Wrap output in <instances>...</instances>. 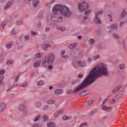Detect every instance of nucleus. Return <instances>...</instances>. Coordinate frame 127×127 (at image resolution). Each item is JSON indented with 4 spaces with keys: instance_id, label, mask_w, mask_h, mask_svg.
<instances>
[{
    "instance_id": "nucleus-1",
    "label": "nucleus",
    "mask_w": 127,
    "mask_h": 127,
    "mask_svg": "<svg viewBox=\"0 0 127 127\" xmlns=\"http://www.w3.org/2000/svg\"><path fill=\"white\" fill-rule=\"evenodd\" d=\"M102 76H106L107 77L109 76V69H108V67L105 65H103L100 67L95 66L90 71L89 75L86 77L83 82L75 89L73 91L72 89L67 90L66 92L67 95H70L72 92L73 94H76L79 91L83 90L86 87H88V86L94 83L96 79H98L99 77H102Z\"/></svg>"
},
{
    "instance_id": "nucleus-2",
    "label": "nucleus",
    "mask_w": 127,
    "mask_h": 127,
    "mask_svg": "<svg viewBox=\"0 0 127 127\" xmlns=\"http://www.w3.org/2000/svg\"><path fill=\"white\" fill-rule=\"evenodd\" d=\"M59 12L66 18H69L72 13L68 7L61 4H56L53 7L52 13L54 15H57Z\"/></svg>"
},
{
    "instance_id": "nucleus-3",
    "label": "nucleus",
    "mask_w": 127,
    "mask_h": 127,
    "mask_svg": "<svg viewBox=\"0 0 127 127\" xmlns=\"http://www.w3.org/2000/svg\"><path fill=\"white\" fill-rule=\"evenodd\" d=\"M55 60V56L53 54H47L42 61V65L48 64L52 65Z\"/></svg>"
},
{
    "instance_id": "nucleus-4",
    "label": "nucleus",
    "mask_w": 127,
    "mask_h": 127,
    "mask_svg": "<svg viewBox=\"0 0 127 127\" xmlns=\"http://www.w3.org/2000/svg\"><path fill=\"white\" fill-rule=\"evenodd\" d=\"M62 17H59L58 18L56 19V18L51 15H50L48 16V19H47V24L48 25H53L55 26L56 25V23L57 22H62Z\"/></svg>"
},
{
    "instance_id": "nucleus-5",
    "label": "nucleus",
    "mask_w": 127,
    "mask_h": 127,
    "mask_svg": "<svg viewBox=\"0 0 127 127\" xmlns=\"http://www.w3.org/2000/svg\"><path fill=\"white\" fill-rule=\"evenodd\" d=\"M78 7L80 11L83 12L86 10V9H87V8H89V6L88 5V3H87V2L83 1L82 3L78 4Z\"/></svg>"
},
{
    "instance_id": "nucleus-6",
    "label": "nucleus",
    "mask_w": 127,
    "mask_h": 127,
    "mask_svg": "<svg viewBox=\"0 0 127 127\" xmlns=\"http://www.w3.org/2000/svg\"><path fill=\"white\" fill-rule=\"evenodd\" d=\"M19 111L22 112L24 116H26V115H27V109H26V106L23 104L19 107Z\"/></svg>"
},
{
    "instance_id": "nucleus-7",
    "label": "nucleus",
    "mask_w": 127,
    "mask_h": 127,
    "mask_svg": "<svg viewBox=\"0 0 127 127\" xmlns=\"http://www.w3.org/2000/svg\"><path fill=\"white\" fill-rule=\"evenodd\" d=\"M89 94V92H88V90H85L83 91H82L79 93V97H85V96H87Z\"/></svg>"
},
{
    "instance_id": "nucleus-8",
    "label": "nucleus",
    "mask_w": 127,
    "mask_h": 127,
    "mask_svg": "<svg viewBox=\"0 0 127 127\" xmlns=\"http://www.w3.org/2000/svg\"><path fill=\"white\" fill-rule=\"evenodd\" d=\"M102 109L105 112H111L112 111V107H107L105 105L103 106Z\"/></svg>"
},
{
    "instance_id": "nucleus-9",
    "label": "nucleus",
    "mask_w": 127,
    "mask_h": 127,
    "mask_svg": "<svg viewBox=\"0 0 127 127\" xmlns=\"http://www.w3.org/2000/svg\"><path fill=\"white\" fill-rule=\"evenodd\" d=\"M56 29H57V30H59V31L64 32L65 31V30H66V27L64 26H57Z\"/></svg>"
},
{
    "instance_id": "nucleus-10",
    "label": "nucleus",
    "mask_w": 127,
    "mask_h": 127,
    "mask_svg": "<svg viewBox=\"0 0 127 127\" xmlns=\"http://www.w3.org/2000/svg\"><path fill=\"white\" fill-rule=\"evenodd\" d=\"M50 47H51V45L50 44H46L42 46L43 50H48Z\"/></svg>"
},
{
    "instance_id": "nucleus-11",
    "label": "nucleus",
    "mask_w": 127,
    "mask_h": 127,
    "mask_svg": "<svg viewBox=\"0 0 127 127\" xmlns=\"http://www.w3.org/2000/svg\"><path fill=\"white\" fill-rule=\"evenodd\" d=\"M40 2V0H33L32 5L34 7H36Z\"/></svg>"
},
{
    "instance_id": "nucleus-12",
    "label": "nucleus",
    "mask_w": 127,
    "mask_h": 127,
    "mask_svg": "<svg viewBox=\"0 0 127 127\" xmlns=\"http://www.w3.org/2000/svg\"><path fill=\"white\" fill-rule=\"evenodd\" d=\"M62 114H63V110H59V111L56 112L54 114V117L55 118H58V117Z\"/></svg>"
},
{
    "instance_id": "nucleus-13",
    "label": "nucleus",
    "mask_w": 127,
    "mask_h": 127,
    "mask_svg": "<svg viewBox=\"0 0 127 127\" xmlns=\"http://www.w3.org/2000/svg\"><path fill=\"white\" fill-rule=\"evenodd\" d=\"M94 20L96 24H101L102 23V20L99 17H94Z\"/></svg>"
},
{
    "instance_id": "nucleus-14",
    "label": "nucleus",
    "mask_w": 127,
    "mask_h": 127,
    "mask_svg": "<svg viewBox=\"0 0 127 127\" xmlns=\"http://www.w3.org/2000/svg\"><path fill=\"white\" fill-rule=\"evenodd\" d=\"M54 93H55V94H56V95H61V94H62L63 93V90L58 89L56 90L55 91Z\"/></svg>"
},
{
    "instance_id": "nucleus-15",
    "label": "nucleus",
    "mask_w": 127,
    "mask_h": 127,
    "mask_svg": "<svg viewBox=\"0 0 127 127\" xmlns=\"http://www.w3.org/2000/svg\"><path fill=\"white\" fill-rule=\"evenodd\" d=\"M12 4V2L11 1H8L7 4L5 5V6L4 7V9L5 10L6 9H8V8H9V6Z\"/></svg>"
},
{
    "instance_id": "nucleus-16",
    "label": "nucleus",
    "mask_w": 127,
    "mask_h": 127,
    "mask_svg": "<svg viewBox=\"0 0 127 127\" xmlns=\"http://www.w3.org/2000/svg\"><path fill=\"white\" fill-rule=\"evenodd\" d=\"M110 28L111 29L116 30V29H118V24L115 23V24H111L110 25Z\"/></svg>"
},
{
    "instance_id": "nucleus-17",
    "label": "nucleus",
    "mask_w": 127,
    "mask_h": 127,
    "mask_svg": "<svg viewBox=\"0 0 127 127\" xmlns=\"http://www.w3.org/2000/svg\"><path fill=\"white\" fill-rule=\"evenodd\" d=\"M5 109V104L4 103L0 104V113H1Z\"/></svg>"
},
{
    "instance_id": "nucleus-18",
    "label": "nucleus",
    "mask_w": 127,
    "mask_h": 127,
    "mask_svg": "<svg viewBox=\"0 0 127 127\" xmlns=\"http://www.w3.org/2000/svg\"><path fill=\"white\" fill-rule=\"evenodd\" d=\"M41 63V61L39 60L37 63L33 64V66L34 68H37L40 66V64Z\"/></svg>"
},
{
    "instance_id": "nucleus-19",
    "label": "nucleus",
    "mask_w": 127,
    "mask_h": 127,
    "mask_svg": "<svg viewBox=\"0 0 127 127\" xmlns=\"http://www.w3.org/2000/svg\"><path fill=\"white\" fill-rule=\"evenodd\" d=\"M13 45V44L12 43V41H10L6 44V48H7V49H10Z\"/></svg>"
},
{
    "instance_id": "nucleus-20",
    "label": "nucleus",
    "mask_w": 127,
    "mask_h": 127,
    "mask_svg": "<svg viewBox=\"0 0 127 127\" xmlns=\"http://www.w3.org/2000/svg\"><path fill=\"white\" fill-rule=\"evenodd\" d=\"M48 127H55V123L54 122H48L47 123Z\"/></svg>"
},
{
    "instance_id": "nucleus-21",
    "label": "nucleus",
    "mask_w": 127,
    "mask_h": 127,
    "mask_svg": "<svg viewBox=\"0 0 127 127\" xmlns=\"http://www.w3.org/2000/svg\"><path fill=\"white\" fill-rule=\"evenodd\" d=\"M77 46V43H74L73 44H70L68 46L69 49H73V48H75Z\"/></svg>"
},
{
    "instance_id": "nucleus-22",
    "label": "nucleus",
    "mask_w": 127,
    "mask_h": 127,
    "mask_svg": "<svg viewBox=\"0 0 127 127\" xmlns=\"http://www.w3.org/2000/svg\"><path fill=\"white\" fill-rule=\"evenodd\" d=\"M98 112V109L97 108L94 109L91 111V112L88 114L89 116H92L95 113Z\"/></svg>"
},
{
    "instance_id": "nucleus-23",
    "label": "nucleus",
    "mask_w": 127,
    "mask_h": 127,
    "mask_svg": "<svg viewBox=\"0 0 127 127\" xmlns=\"http://www.w3.org/2000/svg\"><path fill=\"white\" fill-rule=\"evenodd\" d=\"M4 78V76H3V75L0 76V86H3L4 85V82L3 81Z\"/></svg>"
},
{
    "instance_id": "nucleus-24",
    "label": "nucleus",
    "mask_w": 127,
    "mask_h": 127,
    "mask_svg": "<svg viewBox=\"0 0 127 127\" xmlns=\"http://www.w3.org/2000/svg\"><path fill=\"white\" fill-rule=\"evenodd\" d=\"M77 64L79 67H84V66H85V63L82 62L81 61H78Z\"/></svg>"
},
{
    "instance_id": "nucleus-25",
    "label": "nucleus",
    "mask_w": 127,
    "mask_h": 127,
    "mask_svg": "<svg viewBox=\"0 0 127 127\" xmlns=\"http://www.w3.org/2000/svg\"><path fill=\"white\" fill-rule=\"evenodd\" d=\"M39 120H40V115H38L36 116L33 120V122H34V123H36V122H38Z\"/></svg>"
},
{
    "instance_id": "nucleus-26",
    "label": "nucleus",
    "mask_w": 127,
    "mask_h": 127,
    "mask_svg": "<svg viewBox=\"0 0 127 127\" xmlns=\"http://www.w3.org/2000/svg\"><path fill=\"white\" fill-rule=\"evenodd\" d=\"M91 13V10L90 9H86L84 11L85 15H89Z\"/></svg>"
},
{
    "instance_id": "nucleus-27",
    "label": "nucleus",
    "mask_w": 127,
    "mask_h": 127,
    "mask_svg": "<svg viewBox=\"0 0 127 127\" xmlns=\"http://www.w3.org/2000/svg\"><path fill=\"white\" fill-rule=\"evenodd\" d=\"M7 24V21L4 20L3 22L1 24V26L2 27V28H4V26Z\"/></svg>"
},
{
    "instance_id": "nucleus-28",
    "label": "nucleus",
    "mask_w": 127,
    "mask_h": 127,
    "mask_svg": "<svg viewBox=\"0 0 127 127\" xmlns=\"http://www.w3.org/2000/svg\"><path fill=\"white\" fill-rule=\"evenodd\" d=\"M55 103V101L52 100H49L47 102V104H48L49 105H52Z\"/></svg>"
},
{
    "instance_id": "nucleus-29",
    "label": "nucleus",
    "mask_w": 127,
    "mask_h": 127,
    "mask_svg": "<svg viewBox=\"0 0 127 127\" xmlns=\"http://www.w3.org/2000/svg\"><path fill=\"white\" fill-rule=\"evenodd\" d=\"M125 95V93H119L117 95V98L119 99V98H121L122 96H124Z\"/></svg>"
},
{
    "instance_id": "nucleus-30",
    "label": "nucleus",
    "mask_w": 127,
    "mask_h": 127,
    "mask_svg": "<svg viewBox=\"0 0 127 127\" xmlns=\"http://www.w3.org/2000/svg\"><path fill=\"white\" fill-rule=\"evenodd\" d=\"M38 86H42V85H44V81L43 80H40L38 82Z\"/></svg>"
},
{
    "instance_id": "nucleus-31",
    "label": "nucleus",
    "mask_w": 127,
    "mask_h": 127,
    "mask_svg": "<svg viewBox=\"0 0 127 127\" xmlns=\"http://www.w3.org/2000/svg\"><path fill=\"white\" fill-rule=\"evenodd\" d=\"M11 64H13V61L8 60L6 62V65H11Z\"/></svg>"
},
{
    "instance_id": "nucleus-32",
    "label": "nucleus",
    "mask_w": 127,
    "mask_h": 127,
    "mask_svg": "<svg viewBox=\"0 0 127 127\" xmlns=\"http://www.w3.org/2000/svg\"><path fill=\"white\" fill-rule=\"evenodd\" d=\"M42 56H43L42 54H40V53L36 54V57L37 59L41 58V57H42Z\"/></svg>"
},
{
    "instance_id": "nucleus-33",
    "label": "nucleus",
    "mask_w": 127,
    "mask_h": 127,
    "mask_svg": "<svg viewBox=\"0 0 127 127\" xmlns=\"http://www.w3.org/2000/svg\"><path fill=\"white\" fill-rule=\"evenodd\" d=\"M72 65L74 67L77 68V66H78V63H77V61H74L72 62Z\"/></svg>"
},
{
    "instance_id": "nucleus-34",
    "label": "nucleus",
    "mask_w": 127,
    "mask_h": 127,
    "mask_svg": "<svg viewBox=\"0 0 127 127\" xmlns=\"http://www.w3.org/2000/svg\"><path fill=\"white\" fill-rule=\"evenodd\" d=\"M56 0H52L49 3H47V5L48 6L51 4H52V3H54V2H55V1Z\"/></svg>"
},
{
    "instance_id": "nucleus-35",
    "label": "nucleus",
    "mask_w": 127,
    "mask_h": 127,
    "mask_svg": "<svg viewBox=\"0 0 127 127\" xmlns=\"http://www.w3.org/2000/svg\"><path fill=\"white\" fill-rule=\"evenodd\" d=\"M64 54H65V50H63L61 52V54H60V56L61 57H63V56H64Z\"/></svg>"
},
{
    "instance_id": "nucleus-36",
    "label": "nucleus",
    "mask_w": 127,
    "mask_h": 127,
    "mask_svg": "<svg viewBox=\"0 0 127 127\" xmlns=\"http://www.w3.org/2000/svg\"><path fill=\"white\" fill-rule=\"evenodd\" d=\"M49 106L47 105H44L43 107V111H46V110H47V109H48Z\"/></svg>"
},
{
    "instance_id": "nucleus-37",
    "label": "nucleus",
    "mask_w": 127,
    "mask_h": 127,
    "mask_svg": "<svg viewBox=\"0 0 127 127\" xmlns=\"http://www.w3.org/2000/svg\"><path fill=\"white\" fill-rule=\"evenodd\" d=\"M121 14H122V17H125V16H126V14H127V12H126V10L123 11Z\"/></svg>"
},
{
    "instance_id": "nucleus-38",
    "label": "nucleus",
    "mask_w": 127,
    "mask_h": 127,
    "mask_svg": "<svg viewBox=\"0 0 127 127\" xmlns=\"http://www.w3.org/2000/svg\"><path fill=\"white\" fill-rule=\"evenodd\" d=\"M92 103H94V101L91 99H89L87 102L88 105H92Z\"/></svg>"
},
{
    "instance_id": "nucleus-39",
    "label": "nucleus",
    "mask_w": 127,
    "mask_h": 127,
    "mask_svg": "<svg viewBox=\"0 0 127 127\" xmlns=\"http://www.w3.org/2000/svg\"><path fill=\"white\" fill-rule=\"evenodd\" d=\"M5 73V70L4 69H1L0 70V75H3Z\"/></svg>"
},
{
    "instance_id": "nucleus-40",
    "label": "nucleus",
    "mask_w": 127,
    "mask_h": 127,
    "mask_svg": "<svg viewBox=\"0 0 127 127\" xmlns=\"http://www.w3.org/2000/svg\"><path fill=\"white\" fill-rule=\"evenodd\" d=\"M22 23L21 20H18L16 22V25H21Z\"/></svg>"
},
{
    "instance_id": "nucleus-41",
    "label": "nucleus",
    "mask_w": 127,
    "mask_h": 127,
    "mask_svg": "<svg viewBox=\"0 0 127 127\" xmlns=\"http://www.w3.org/2000/svg\"><path fill=\"white\" fill-rule=\"evenodd\" d=\"M89 41H90V43L91 44H95V40H94L93 39H90L89 40Z\"/></svg>"
},
{
    "instance_id": "nucleus-42",
    "label": "nucleus",
    "mask_w": 127,
    "mask_h": 127,
    "mask_svg": "<svg viewBox=\"0 0 127 127\" xmlns=\"http://www.w3.org/2000/svg\"><path fill=\"white\" fill-rule=\"evenodd\" d=\"M113 37H114V38H119L120 36H119L117 33H113Z\"/></svg>"
},
{
    "instance_id": "nucleus-43",
    "label": "nucleus",
    "mask_w": 127,
    "mask_h": 127,
    "mask_svg": "<svg viewBox=\"0 0 127 127\" xmlns=\"http://www.w3.org/2000/svg\"><path fill=\"white\" fill-rule=\"evenodd\" d=\"M99 58H100V56L97 55L93 57V59H94V60H96V59H99Z\"/></svg>"
},
{
    "instance_id": "nucleus-44",
    "label": "nucleus",
    "mask_w": 127,
    "mask_h": 127,
    "mask_svg": "<svg viewBox=\"0 0 127 127\" xmlns=\"http://www.w3.org/2000/svg\"><path fill=\"white\" fill-rule=\"evenodd\" d=\"M26 85H27V82L25 81L24 83H23L21 85V87H25V86H26Z\"/></svg>"
},
{
    "instance_id": "nucleus-45",
    "label": "nucleus",
    "mask_w": 127,
    "mask_h": 127,
    "mask_svg": "<svg viewBox=\"0 0 127 127\" xmlns=\"http://www.w3.org/2000/svg\"><path fill=\"white\" fill-rule=\"evenodd\" d=\"M120 69H121V70H122V69H124V68H125V64H122L120 65Z\"/></svg>"
},
{
    "instance_id": "nucleus-46",
    "label": "nucleus",
    "mask_w": 127,
    "mask_h": 127,
    "mask_svg": "<svg viewBox=\"0 0 127 127\" xmlns=\"http://www.w3.org/2000/svg\"><path fill=\"white\" fill-rule=\"evenodd\" d=\"M78 82H79V80L76 79V80L72 81V85H75V84H76Z\"/></svg>"
},
{
    "instance_id": "nucleus-47",
    "label": "nucleus",
    "mask_w": 127,
    "mask_h": 127,
    "mask_svg": "<svg viewBox=\"0 0 127 127\" xmlns=\"http://www.w3.org/2000/svg\"><path fill=\"white\" fill-rule=\"evenodd\" d=\"M48 70H52L53 69V66L52 65H49L48 66Z\"/></svg>"
},
{
    "instance_id": "nucleus-48",
    "label": "nucleus",
    "mask_w": 127,
    "mask_h": 127,
    "mask_svg": "<svg viewBox=\"0 0 127 127\" xmlns=\"http://www.w3.org/2000/svg\"><path fill=\"white\" fill-rule=\"evenodd\" d=\"M43 119L44 121H45V122L48 121V117H47V116H44L43 117Z\"/></svg>"
},
{
    "instance_id": "nucleus-49",
    "label": "nucleus",
    "mask_w": 127,
    "mask_h": 127,
    "mask_svg": "<svg viewBox=\"0 0 127 127\" xmlns=\"http://www.w3.org/2000/svg\"><path fill=\"white\" fill-rule=\"evenodd\" d=\"M109 100V97H108L107 98H106V99H105L104 100V101L103 102L102 105L103 106V105H105V104L106 103V102L107 101V100Z\"/></svg>"
},
{
    "instance_id": "nucleus-50",
    "label": "nucleus",
    "mask_w": 127,
    "mask_h": 127,
    "mask_svg": "<svg viewBox=\"0 0 127 127\" xmlns=\"http://www.w3.org/2000/svg\"><path fill=\"white\" fill-rule=\"evenodd\" d=\"M122 87H123V86H122V85H119V86H117V87H116L117 91H119V90H120V89H121V88H122Z\"/></svg>"
},
{
    "instance_id": "nucleus-51",
    "label": "nucleus",
    "mask_w": 127,
    "mask_h": 127,
    "mask_svg": "<svg viewBox=\"0 0 127 127\" xmlns=\"http://www.w3.org/2000/svg\"><path fill=\"white\" fill-rule=\"evenodd\" d=\"M63 120H64V121H66V120H68V117L66 116H63Z\"/></svg>"
},
{
    "instance_id": "nucleus-52",
    "label": "nucleus",
    "mask_w": 127,
    "mask_h": 127,
    "mask_svg": "<svg viewBox=\"0 0 127 127\" xmlns=\"http://www.w3.org/2000/svg\"><path fill=\"white\" fill-rule=\"evenodd\" d=\"M115 103H116V99H112L111 100V104H112L113 105V104H115Z\"/></svg>"
},
{
    "instance_id": "nucleus-53",
    "label": "nucleus",
    "mask_w": 127,
    "mask_h": 127,
    "mask_svg": "<svg viewBox=\"0 0 127 127\" xmlns=\"http://www.w3.org/2000/svg\"><path fill=\"white\" fill-rule=\"evenodd\" d=\"M33 127H39V123L34 124Z\"/></svg>"
},
{
    "instance_id": "nucleus-54",
    "label": "nucleus",
    "mask_w": 127,
    "mask_h": 127,
    "mask_svg": "<svg viewBox=\"0 0 127 127\" xmlns=\"http://www.w3.org/2000/svg\"><path fill=\"white\" fill-rule=\"evenodd\" d=\"M38 28H40V27H41V21L38 22Z\"/></svg>"
},
{
    "instance_id": "nucleus-55",
    "label": "nucleus",
    "mask_w": 127,
    "mask_h": 127,
    "mask_svg": "<svg viewBox=\"0 0 127 127\" xmlns=\"http://www.w3.org/2000/svg\"><path fill=\"white\" fill-rule=\"evenodd\" d=\"M50 30V27H47L45 29V31L46 32H49Z\"/></svg>"
},
{
    "instance_id": "nucleus-56",
    "label": "nucleus",
    "mask_w": 127,
    "mask_h": 127,
    "mask_svg": "<svg viewBox=\"0 0 127 127\" xmlns=\"http://www.w3.org/2000/svg\"><path fill=\"white\" fill-rule=\"evenodd\" d=\"M97 13L99 14H103V10H99Z\"/></svg>"
},
{
    "instance_id": "nucleus-57",
    "label": "nucleus",
    "mask_w": 127,
    "mask_h": 127,
    "mask_svg": "<svg viewBox=\"0 0 127 127\" xmlns=\"http://www.w3.org/2000/svg\"><path fill=\"white\" fill-rule=\"evenodd\" d=\"M85 126H87V123H82L80 125L81 127H85Z\"/></svg>"
},
{
    "instance_id": "nucleus-58",
    "label": "nucleus",
    "mask_w": 127,
    "mask_h": 127,
    "mask_svg": "<svg viewBox=\"0 0 127 127\" xmlns=\"http://www.w3.org/2000/svg\"><path fill=\"white\" fill-rule=\"evenodd\" d=\"M12 34H16V33L15 32V31L13 29L11 30V32Z\"/></svg>"
},
{
    "instance_id": "nucleus-59",
    "label": "nucleus",
    "mask_w": 127,
    "mask_h": 127,
    "mask_svg": "<svg viewBox=\"0 0 127 127\" xmlns=\"http://www.w3.org/2000/svg\"><path fill=\"white\" fill-rule=\"evenodd\" d=\"M95 15L94 17H99V14L98 13V12H95Z\"/></svg>"
},
{
    "instance_id": "nucleus-60",
    "label": "nucleus",
    "mask_w": 127,
    "mask_h": 127,
    "mask_svg": "<svg viewBox=\"0 0 127 127\" xmlns=\"http://www.w3.org/2000/svg\"><path fill=\"white\" fill-rule=\"evenodd\" d=\"M61 58H64V59L67 60V59H68V56H63V57H62Z\"/></svg>"
},
{
    "instance_id": "nucleus-61",
    "label": "nucleus",
    "mask_w": 127,
    "mask_h": 127,
    "mask_svg": "<svg viewBox=\"0 0 127 127\" xmlns=\"http://www.w3.org/2000/svg\"><path fill=\"white\" fill-rule=\"evenodd\" d=\"M25 39L26 40H29V36H26L25 37Z\"/></svg>"
},
{
    "instance_id": "nucleus-62",
    "label": "nucleus",
    "mask_w": 127,
    "mask_h": 127,
    "mask_svg": "<svg viewBox=\"0 0 127 127\" xmlns=\"http://www.w3.org/2000/svg\"><path fill=\"white\" fill-rule=\"evenodd\" d=\"M123 24H124V22H120V27H123Z\"/></svg>"
},
{
    "instance_id": "nucleus-63",
    "label": "nucleus",
    "mask_w": 127,
    "mask_h": 127,
    "mask_svg": "<svg viewBox=\"0 0 127 127\" xmlns=\"http://www.w3.org/2000/svg\"><path fill=\"white\" fill-rule=\"evenodd\" d=\"M83 76V74H78V78H82Z\"/></svg>"
},
{
    "instance_id": "nucleus-64",
    "label": "nucleus",
    "mask_w": 127,
    "mask_h": 127,
    "mask_svg": "<svg viewBox=\"0 0 127 127\" xmlns=\"http://www.w3.org/2000/svg\"><path fill=\"white\" fill-rule=\"evenodd\" d=\"M82 36L81 35H78V36H77V38L80 40H81V39H82Z\"/></svg>"
}]
</instances>
